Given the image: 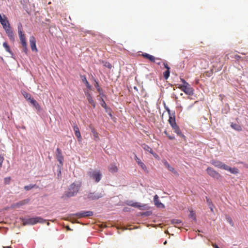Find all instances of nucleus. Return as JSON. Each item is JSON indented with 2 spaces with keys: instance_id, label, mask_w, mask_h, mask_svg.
Here are the masks:
<instances>
[{
  "instance_id": "nucleus-1",
  "label": "nucleus",
  "mask_w": 248,
  "mask_h": 248,
  "mask_svg": "<svg viewBox=\"0 0 248 248\" xmlns=\"http://www.w3.org/2000/svg\"><path fill=\"white\" fill-rule=\"evenodd\" d=\"M6 34L12 42L15 40V36L7 17L3 15V19L0 21Z\"/></svg>"
},
{
  "instance_id": "nucleus-2",
  "label": "nucleus",
  "mask_w": 248,
  "mask_h": 248,
  "mask_svg": "<svg viewBox=\"0 0 248 248\" xmlns=\"http://www.w3.org/2000/svg\"><path fill=\"white\" fill-rule=\"evenodd\" d=\"M87 174L90 179L93 180L96 183H99L102 177V174L99 170L92 169L89 170Z\"/></svg>"
},
{
  "instance_id": "nucleus-3",
  "label": "nucleus",
  "mask_w": 248,
  "mask_h": 248,
  "mask_svg": "<svg viewBox=\"0 0 248 248\" xmlns=\"http://www.w3.org/2000/svg\"><path fill=\"white\" fill-rule=\"evenodd\" d=\"M212 165L220 169L230 171L232 173L236 174L238 173V169L235 168H232L229 166L225 165L223 163L218 160H212L211 162Z\"/></svg>"
},
{
  "instance_id": "nucleus-4",
  "label": "nucleus",
  "mask_w": 248,
  "mask_h": 248,
  "mask_svg": "<svg viewBox=\"0 0 248 248\" xmlns=\"http://www.w3.org/2000/svg\"><path fill=\"white\" fill-rule=\"evenodd\" d=\"M22 224L24 225H34L37 223H44L46 220L41 218L40 217H31L28 218H20Z\"/></svg>"
},
{
  "instance_id": "nucleus-5",
  "label": "nucleus",
  "mask_w": 248,
  "mask_h": 248,
  "mask_svg": "<svg viewBox=\"0 0 248 248\" xmlns=\"http://www.w3.org/2000/svg\"><path fill=\"white\" fill-rule=\"evenodd\" d=\"M80 187V184H77L75 183H72L69 186L68 190L65 192V195L67 197H73L76 195L78 193Z\"/></svg>"
},
{
  "instance_id": "nucleus-6",
  "label": "nucleus",
  "mask_w": 248,
  "mask_h": 248,
  "mask_svg": "<svg viewBox=\"0 0 248 248\" xmlns=\"http://www.w3.org/2000/svg\"><path fill=\"white\" fill-rule=\"evenodd\" d=\"M206 172L209 175L215 179L219 180L221 178V175L212 168H207Z\"/></svg>"
},
{
  "instance_id": "nucleus-7",
  "label": "nucleus",
  "mask_w": 248,
  "mask_h": 248,
  "mask_svg": "<svg viewBox=\"0 0 248 248\" xmlns=\"http://www.w3.org/2000/svg\"><path fill=\"white\" fill-rule=\"evenodd\" d=\"M104 194L95 192H90L87 196V198L90 200H96L102 197Z\"/></svg>"
},
{
  "instance_id": "nucleus-8",
  "label": "nucleus",
  "mask_w": 248,
  "mask_h": 248,
  "mask_svg": "<svg viewBox=\"0 0 248 248\" xmlns=\"http://www.w3.org/2000/svg\"><path fill=\"white\" fill-rule=\"evenodd\" d=\"M181 91H183L186 94L188 95H192L193 94V89L192 87H188L186 86H178L177 87Z\"/></svg>"
},
{
  "instance_id": "nucleus-9",
  "label": "nucleus",
  "mask_w": 248,
  "mask_h": 248,
  "mask_svg": "<svg viewBox=\"0 0 248 248\" xmlns=\"http://www.w3.org/2000/svg\"><path fill=\"white\" fill-rule=\"evenodd\" d=\"M75 215L78 217H89L93 215L92 211H81L76 213Z\"/></svg>"
},
{
  "instance_id": "nucleus-10",
  "label": "nucleus",
  "mask_w": 248,
  "mask_h": 248,
  "mask_svg": "<svg viewBox=\"0 0 248 248\" xmlns=\"http://www.w3.org/2000/svg\"><path fill=\"white\" fill-rule=\"evenodd\" d=\"M29 201H30V199H25L23 201H20L17 203L12 204V207L14 208H19L21 206H23L24 205H25V204L28 203Z\"/></svg>"
},
{
  "instance_id": "nucleus-11",
  "label": "nucleus",
  "mask_w": 248,
  "mask_h": 248,
  "mask_svg": "<svg viewBox=\"0 0 248 248\" xmlns=\"http://www.w3.org/2000/svg\"><path fill=\"white\" fill-rule=\"evenodd\" d=\"M30 43L31 50L32 51L37 52L38 50L36 46V40L33 36L30 37Z\"/></svg>"
},
{
  "instance_id": "nucleus-12",
  "label": "nucleus",
  "mask_w": 248,
  "mask_h": 248,
  "mask_svg": "<svg viewBox=\"0 0 248 248\" xmlns=\"http://www.w3.org/2000/svg\"><path fill=\"white\" fill-rule=\"evenodd\" d=\"M154 202L155 205L158 208H165L164 205L159 200V197L157 195H155L154 197Z\"/></svg>"
},
{
  "instance_id": "nucleus-13",
  "label": "nucleus",
  "mask_w": 248,
  "mask_h": 248,
  "mask_svg": "<svg viewBox=\"0 0 248 248\" xmlns=\"http://www.w3.org/2000/svg\"><path fill=\"white\" fill-rule=\"evenodd\" d=\"M164 164L165 166V167L168 169V170L171 171L174 175H175L176 176L179 175L178 172L176 170H175L172 167H171L167 161L164 162Z\"/></svg>"
},
{
  "instance_id": "nucleus-14",
  "label": "nucleus",
  "mask_w": 248,
  "mask_h": 248,
  "mask_svg": "<svg viewBox=\"0 0 248 248\" xmlns=\"http://www.w3.org/2000/svg\"><path fill=\"white\" fill-rule=\"evenodd\" d=\"M56 157L58 161L60 162V163L62 164L63 160V157L62 155L61 150L60 148H57L56 150Z\"/></svg>"
},
{
  "instance_id": "nucleus-15",
  "label": "nucleus",
  "mask_w": 248,
  "mask_h": 248,
  "mask_svg": "<svg viewBox=\"0 0 248 248\" xmlns=\"http://www.w3.org/2000/svg\"><path fill=\"white\" fill-rule=\"evenodd\" d=\"M135 159L137 163L138 164V165L145 171H147V168L145 166V165L141 161V160L138 157L137 155H135Z\"/></svg>"
},
{
  "instance_id": "nucleus-16",
  "label": "nucleus",
  "mask_w": 248,
  "mask_h": 248,
  "mask_svg": "<svg viewBox=\"0 0 248 248\" xmlns=\"http://www.w3.org/2000/svg\"><path fill=\"white\" fill-rule=\"evenodd\" d=\"M74 130L75 131V136L78 139L79 141H81L82 140V137L78 125H76L74 126Z\"/></svg>"
},
{
  "instance_id": "nucleus-17",
  "label": "nucleus",
  "mask_w": 248,
  "mask_h": 248,
  "mask_svg": "<svg viewBox=\"0 0 248 248\" xmlns=\"http://www.w3.org/2000/svg\"><path fill=\"white\" fill-rule=\"evenodd\" d=\"M163 65L164 66V67L167 69V70L163 73V76H164V78L166 79H167L170 76V68L169 67V66H168V65L167 63L164 62Z\"/></svg>"
},
{
  "instance_id": "nucleus-18",
  "label": "nucleus",
  "mask_w": 248,
  "mask_h": 248,
  "mask_svg": "<svg viewBox=\"0 0 248 248\" xmlns=\"http://www.w3.org/2000/svg\"><path fill=\"white\" fill-rule=\"evenodd\" d=\"M129 205L132 207L138 208L140 209H144L146 208L147 206V205L145 204H141L139 202H134L131 204H129Z\"/></svg>"
},
{
  "instance_id": "nucleus-19",
  "label": "nucleus",
  "mask_w": 248,
  "mask_h": 248,
  "mask_svg": "<svg viewBox=\"0 0 248 248\" xmlns=\"http://www.w3.org/2000/svg\"><path fill=\"white\" fill-rule=\"evenodd\" d=\"M90 128H91V130L92 131V133L93 135V138H94V140H95V141L99 140V137L98 136V133L95 130L93 126H92V125L90 126Z\"/></svg>"
},
{
  "instance_id": "nucleus-20",
  "label": "nucleus",
  "mask_w": 248,
  "mask_h": 248,
  "mask_svg": "<svg viewBox=\"0 0 248 248\" xmlns=\"http://www.w3.org/2000/svg\"><path fill=\"white\" fill-rule=\"evenodd\" d=\"M85 95L89 102L93 106V108L95 107V102L93 99L91 95L88 92H85Z\"/></svg>"
},
{
  "instance_id": "nucleus-21",
  "label": "nucleus",
  "mask_w": 248,
  "mask_h": 248,
  "mask_svg": "<svg viewBox=\"0 0 248 248\" xmlns=\"http://www.w3.org/2000/svg\"><path fill=\"white\" fill-rule=\"evenodd\" d=\"M108 169L109 171L111 173L117 172L118 170L117 167L114 163L110 164L108 166Z\"/></svg>"
},
{
  "instance_id": "nucleus-22",
  "label": "nucleus",
  "mask_w": 248,
  "mask_h": 248,
  "mask_svg": "<svg viewBox=\"0 0 248 248\" xmlns=\"http://www.w3.org/2000/svg\"><path fill=\"white\" fill-rule=\"evenodd\" d=\"M141 55L144 58L148 60L149 61L152 62H154L155 60V57L148 53H142Z\"/></svg>"
},
{
  "instance_id": "nucleus-23",
  "label": "nucleus",
  "mask_w": 248,
  "mask_h": 248,
  "mask_svg": "<svg viewBox=\"0 0 248 248\" xmlns=\"http://www.w3.org/2000/svg\"><path fill=\"white\" fill-rule=\"evenodd\" d=\"M172 128L174 130V132H175L178 136L182 138H185V136L182 134L179 126L177 125L173 126Z\"/></svg>"
},
{
  "instance_id": "nucleus-24",
  "label": "nucleus",
  "mask_w": 248,
  "mask_h": 248,
  "mask_svg": "<svg viewBox=\"0 0 248 248\" xmlns=\"http://www.w3.org/2000/svg\"><path fill=\"white\" fill-rule=\"evenodd\" d=\"M169 122L172 127L177 125L175 122V116L174 114L169 116Z\"/></svg>"
},
{
  "instance_id": "nucleus-25",
  "label": "nucleus",
  "mask_w": 248,
  "mask_h": 248,
  "mask_svg": "<svg viewBox=\"0 0 248 248\" xmlns=\"http://www.w3.org/2000/svg\"><path fill=\"white\" fill-rule=\"evenodd\" d=\"M19 39L21 45L27 44L26 42V37L24 33H18Z\"/></svg>"
},
{
  "instance_id": "nucleus-26",
  "label": "nucleus",
  "mask_w": 248,
  "mask_h": 248,
  "mask_svg": "<svg viewBox=\"0 0 248 248\" xmlns=\"http://www.w3.org/2000/svg\"><path fill=\"white\" fill-rule=\"evenodd\" d=\"M141 147L144 150L149 152L151 154H153V149L150 147H149L148 145H147L146 144H142L141 145Z\"/></svg>"
},
{
  "instance_id": "nucleus-27",
  "label": "nucleus",
  "mask_w": 248,
  "mask_h": 248,
  "mask_svg": "<svg viewBox=\"0 0 248 248\" xmlns=\"http://www.w3.org/2000/svg\"><path fill=\"white\" fill-rule=\"evenodd\" d=\"M171 223L178 228L181 227L182 225L181 221L178 219H173L171 221Z\"/></svg>"
},
{
  "instance_id": "nucleus-28",
  "label": "nucleus",
  "mask_w": 248,
  "mask_h": 248,
  "mask_svg": "<svg viewBox=\"0 0 248 248\" xmlns=\"http://www.w3.org/2000/svg\"><path fill=\"white\" fill-rule=\"evenodd\" d=\"M231 126L233 129L238 131H240L242 130L241 125L237 124L232 123Z\"/></svg>"
},
{
  "instance_id": "nucleus-29",
  "label": "nucleus",
  "mask_w": 248,
  "mask_h": 248,
  "mask_svg": "<svg viewBox=\"0 0 248 248\" xmlns=\"http://www.w3.org/2000/svg\"><path fill=\"white\" fill-rule=\"evenodd\" d=\"M81 78L83 82L85 84L87 88L90 89L91 88V86L90 85L89 83L87 81L86 77L85 76H83L81 77Z\"/></svg>"
},
{
  "instance_id": "nucleus-30",
  "label": "nucleus",
  "mask_w": 248,
  "mask_h": 248,
  "mask_svg": "<svg viewBox=\"0 0 248 248\" xmlns=\"http://www.w3.org/2000/svg\"><path fill=\"white\" fill-rule=\"evenodd\" d=\"M30 103L33 105V106L37 109H39L40 106L37 102L34 100L33 98L30 101Z\"/></svg>"
},
{
  "instance_id": "nucleus-31",
  "label": "nucleus",
  "mask_w": 248,
  "mask_h": 248,
  "mask_svg": "<svg viewBox=\"0 0 248 248\" xmlns=\"http://www.w3.org/2000/svg\"><path fill=\"white\" fill-rule=\"evenodd\" d=\"M3 46L7 52H9V53H10L11 54H12V52L11 50L10 46H9V45H8L7 42H4L3 43Z\"/></svg>"
},
{
  "instance_id": "nucleus-32",
  "label": "nucleus",
  "mask_w": 248,
  "mask_h": 248,
  "mask_svg": "<svg viewBox=\"0 0 248 248\" xmlns=\"http://www.w3.org/2000/svg\"><path fill=\"white\" fill-rule=\"evenodd\" d=\"M100 100H101V106L102 107H103L104 108L106 109V111L107 112H108V109H109L108 108L107 104L105 103V101L104 100L103 98L101 97Z\"/></svg>"
},
{
  "instance_id": "nucleus-33",
  "label": "nucleus",
  "mask_w": 248,
  "mask_h": 248,
  "mask_svg": "<svg viewBox=\"0 0 248 248\" xmlns=\"http://www.w3.org/2000/svg\"><path fill=\"white\" fill-rule=\"evenodd\" d=\"M22 94L23 96L29 101L32 98L31 97V95L26 92H22Z\"/></svg>"
},
{
  "instance_id": "nucleus-34",
  "label": "nucleus",
  "mask_w": 248,
  "mask_h": 248,
  "mask_svg": "<svg viewBox=\"0 0 248 248\" xmlns=\"http://www.w3.org/2000/svg\"><path fill=\"white\" fill-rule=\"evenodd\" d=\"M17 28H18V33H23V31H22V30H23L22 25L21 23H19L18 24Z\"/></svg>"
},
{
  "instance_id": "nucleus-35",
  "label": "nucleus",
  "mask_w": 248,
  "mask_h": 248,
  "mask_svg": "<svg viewBox=\"0 0 248 248\" xmlns=\"http://www.w3.org/2000/svg\"><path fill=\"white\" fill-rule=\"evenodd\" d=\"M22 46H23V51L26 54H27L28 53V47H27V44H25H25L22 45Z\"/></svg>"
},
{
  "instance_id": "nucleus-36",
  "label": "nucleus",
  "mask_w": 248,
  "mask_h": 248,
  "mask_svg": "<svg viewBox=\"0 0 248 248\" xmlns=\"http://www.w3.org/2000/svg\"><path fill=\"white\" fill-rule=\"evenodd\" d=\"M153 62L156 63L157 65H160L161 63V59L159 58H155V60Z\"/></svg>"
},
{
  "instance_id": "nucleus-37",
  "label": "nucleus",
  "mask_w": 248,
  "mask_h": 248,
  "mask_svg": "<svg viewBox=\"0 0 248 248\" xmlns=\"http://www.w3.org/2000/svg\"><path fill=\"white\" fill-rule=\"evenodd\" d=\"M95 86L97 88V91L100 94H101L102 90L99 87L98 83L97 82H96Z\"/></svg>"
},
{
  "instance_id": "nucleus-38",
  "label": "nucleus",
  "mask_w": 248,
  "mask_h": 248,
  "mask_svg": "<svg viewBox=\"0 0 248 248\" xmlns=\"http://www.w3.org/2000/svg\"><path fill=\"white\" fill-rule=\"evenodd\" d=\"M189 217L190 218H193L194 220H196V217L194 212L193 211H191L190 212V214L189 215Z\"/></svg>"
},
{
  "instance_id": "nucleus-39",
  "label": "nucleus",
  "mask_w": 248,
  "mask_h": 248,
  "mask_svg": "<svg viewBox=\"0 0 248 248\" xmlns=\"http://www.w3.org/2000/svg\"><path fill=\"white\" fill-rule=\"evenodd\" d=\"M34 186H35L34 185L26 186H25L24 189L26 190H29L31 189H32L33 187H34Z\"/></svg>"
},
{
  "instance_id": "nucleus-40",
  "label": "nucleus",
  "mask_w": 248,
  "mask_h": 248,
  "mask_svg": "<svg viewBox=\"0 0 248 248\" xmlns=\"http://www.w3.org/2000/svg\"><path fill=\"white\" fill-rule=\"evenodd\" d=\"M178 86L191 87L190 85L188 83H187L186 81L185 83H183V85H178Z\"/></svg>"
},
{
  "instance_id": "nucleus-41",
  "label": "nucleus",
  "mask_w": 248,
  "mask_h": 248,
  "mask_svg": "<svg viewBox=\"0 0 248 248\" xmlns=\"http://www.w3.org/2000/svg\"><path fill=\"white\" fill-rule=\"evenodd\" d=\"M178 86L191 87L190 85L188 83H187L186 81L185 83H183V85H178Z\"/></svg>"
},
{
  "instance_id": "nucleus-42",
  "label": "nucleus",
  "mask_w": 248,
  "mask_h": 248,
  "mask_svg": "<svg viewBox=\"0 0 248 248\" xmlns=\"http://www.w3.org/2000/svg\"><path fill=\"white\" fill-rule=\"evenodd\" d=\"M3 160H4L3 156H2L1 155H0V169L1 167L2 163L3 161Z\"/></svg>"
},
{
  "instance_id": "nucleus-43",
  "label": "nucleus",
  "mask_w": 248,
  "mask_h": 248,
  "mask_svg": "<svg viewBox=\"0 0 248 248\" xmlns=\"http://www.w3.org/2000/svg\"><path fill=\"white\" fill-rule=\"evenodd\" d=\"M11 180L10 177H7L4 179V182L5 184H8Z\"/></svg>"
},
{
  "instance_id": "nucleus-44",
  "label": "nucleus",
  "mask_w": 248,
  "mask_h": 248,
  "mask_svg": "<svg viewBox=\"0 0 248 248\" xmlns=\"http://www.w3.org/2000/svg\"><path fill=\"white\" fill-rule=\"evenodd\" d=\"M233 58L238 60L241 58V57L238 55H234Z\"/></svg>"
},
{
  "instance_id": "nucleus-45",
  "label": "nucleus",
  "mask_w": 248,
  "mask_h": 248,
  "mask_svg": "<svg viewBox=\"0 0 248 248\" xmlns=\"http://www.w3.org/2000/svg\"><path fill=\"white\" fill-rule=\"evenodd\" d=\"M168 137L169 138V139L170 140H174L175 139L174 136H170V135H168Z\"/></svg>"
},
{
  "instance_id": "nucleus-46",
  "label": "nucleus",
  "mask_w": 248,
  "mask_h": 248,
  "mask_svg": "<svg viewBox=\"0 0 248 248\" xmlns=\"http://www.w3.org/2000/svg\"><path fill=\"white\" fill-rule=\"evenodd\" d=\"M212 245L214 248H219L217 245L213 243H212Z\"/></svg>"
},
{
  "instance_id": "nucleus-47",
  "label": "nucleus",
  "mask_w": 248,
  "mask_h": 248,
  "mask_svg": "<svg viewBox=\"0 0 248 248\" xmlns=\"http://www.w3.org/2000/svg\"><path fill=\"white\" fill-rule=\"evenodd\" d=\"M166 110L168 111L169 114V116L170 115H172L171 114H170V109L168 108H166Z\"/></svg>"
},
{
  "instance_id": "nucleus-48",
  "label": "nucleus",
  "mask_w": 248,
  "mask_h": 248,
  "mask_svg": "<svg viewBox=\"0 0 248 248\" xmlns=\"http://www.w3.org/2000/svg\"><path fill=\"white\" fill-rule=\"evenodd\" d=\"M181 81L183 83H185L186 82V81L183 78H181Z\"/></svg>"
},
{
  "instance_id": "nucleus-49",
  "label": "nucleus",
  "mask_w": 248,
  "mask_h": 248,
  "mask_svg": "<svg viewBox=\"0 0 248 248\" xmlns=\"http://www.w3.org/2000/svg\"><path fill=\"white\" fill-rule=\"evenodd\" d=\"M207 203H208L209 205V204L211 205V201L209 199H207Z\"/></svg>"
},
{
  "instance_id": "nucleus-50",
  "label": "nucleus",
  "mask_w": 248,
  "mask_h": 248,
  "mask_svg": "<svg viewBox=\"0 0 248 248\" xmlns=\"http://www.w3.org/2000/svg\"><path fill=\"white\" fill-rule=\"evenodd\" d=\"M3 19V16H2L0 14V21Z\"/></svg>"
},
{
  "instance_id": "nucleus-51",
  "label": "nucleus",
  "mask_w": 248,
  "mask_h": 248,
  "mask_svg": "<svg viewBox=\"0 0 248 248\" xmlns=\"http://www.w3.org/2000/svg\"><path fill=\"white\" fill-rule=\"evenodd\" d=\"M164 133L167 135V136L168 137V135H170L167 132V131H164Z\"/></svg>"
},
{
  "instance_id": "nucleus-52",
  "label": "nucleus",
  "mask_w": 248,
  "mask_h": 248,
  "mask_svg": "<svg viewBox=\"0 0 248 248\" xmlns=\"http://www.w3.org/2000/svg\"><path fill=\"white\" fill-rule=\"evenodd\" d=\"M209 207H210V208L211 209V210L213 212V208L211 206V205L209 204Z\"/></svg>"
},
{
  "instance_id": "nucleus-53",
  "label": "nucleus",
  "mask_w": 248,
  "mask_h": 248,
  "mask_svg": "<svg viewBox=\"0 0 248 248\" xmlns=\"http://www.w3.org/2000/svg\"><path fill=\"white\" fill-rule=\"evenodd\" d=\"M107 66H108L109 68H111V65L109 63H108V65Z\"/></svg>"
},
{
  "instance_id": "nucleus-54",
  "label": "nucleus",
  "mask_w": 248,
  "mask_h": 248,
  "mask_svg": "<svg viewBox=\"0 0 248 248\" xmlns=\"http://www.w3.org/2000/svg\"><path fill=\"white\" fill-rule=\"evenodd\" d=\"M3 248H12L11 247H3Z\"/></svg>"
},
{
  "instance_id": "nucleus-55",
  "label": "nucleus",
  "mask_w": 248,
  "mask_h": 248,
  "mask_svg": "<svg viewBox=\"0 0 248 248\" xmlns=\"http://www.w3.org/2000/svg\"><path fill=\"white\" fill-rule=\"evenodd\" d=\"M108 115H109L110 116H112V114H111V112H109V113L108 112Z\"/></svg>"
},
{
  "instance_id": "nucleus-56",
  "label": "nucleus",
  "mask_w": 248,
  "mask_h": 248,
  "mask_svg": "<svg viewBox=\"0 0 248 248\" xmlns=\"http://www.w3.org/2000/svg\"><path fill=\"white\" fill-rule=\"evenodd\" d=\"M67 229L68 230H70V229L69 228V227H67Z\"/></svg>"
},
{
  "instance_id": "nucleus-57",
  "label": "nucleus",
  "mask_w": 248,
  "mask_h": 248,
  "mask_svg": "<svg viewBox=\"0 0 248 248\" xmlns=\"http://www.w3.org/2000/svg\"><path fill=\"white\" fill-rule=\"evenodd\" d=\"M49 222H47V225H49Z\"/></svg>"
},
{
  "instance_id": "nucleus-58",
  "label": "nucleus",
  "mask_w": 248,
  "mask_h": 248,
  "mask_svg": "<svg viewBox=\"0 0 248 248\" xmlns=\"http://www.w3.org/2000/svg\"><path fill=\"white\" fill-rule=\"evenodd\" d=\"M166 243H167V242H166V241H165V242H164V244H166Z\"/></svg>"
},
{
  "instance_id": "nucleus-59",
  "label": "nucleus",
  "mask_w": 248,
  "mask_h": 248,
  "mask_svg": "<svg viewBox=\"0 0 248 248\" xmlns=\"http://www.w3.org/2000/svg\"><path fill=\"white\" fill-rule=\"evenodd\" d=\"M101 94H102V95H104V94H103V93H101Z\"/></svg>"
},
{
  "instance_id": "nucleus-60",
  "label": "nucleus",
  "mask_w": 248,
  "mask_h": 248,
  "mask_svg": "<svg viewBox=\"0 0 248 248\" xmlns=\"http://www.w3.org/2000/svg\"><path fill=\"white\" fill-rule=\"evenodd\" d=\"M101 94H102V95H104V94H103V93H101Z\"/></svg>"
}]
</instances>
